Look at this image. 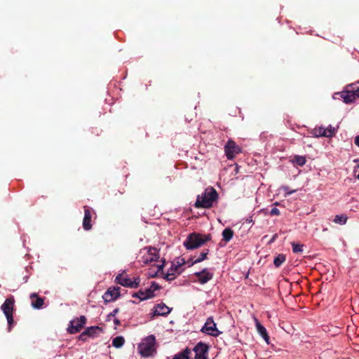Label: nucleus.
Wrapping results in <instances>:
<instances>
[{"mask_svg":"<svg viewBox=\"0 0 359 359\" xmlns=\"http://www.w3.org/2000/svg\"><path fill=\"white\" fill-rule=\"evenodd\" d=\"M133 297L138 298L141 301H143L152 298V294H151V292L149 291L148 289H146L145 290H140L137 292L134 293L133 294Z\"/></svg>","mask_w":359,"mask_h":359,"instance_id":"aec40b11","label":"nucleus"},{"mask_svg":"<svg viewBox=\"0 0 359 359\" xmlns=\"http://www.w3.org/2000/svg\"><path fill=\"white\" fill-rule=\"evenodd\" d=\"M30 299L36 298L35 301L32 302V306L33 308L36 309H40L43 307L44 304V299L41 297H39L38 294L35 292L32 293L29 296Z\"/></svg>","mask_w":359,"mask_h":359,"instance_id":"a211bd4d","label":"nucleus"},{"mask_svg":"<svg viewBox=\"0 0 359 359\" xmlns=\"http://www.w3.org/2000/svg\"><path fill=\"white\" fill-rule=\"evenodd\" d=\"M190 353V351L189 349H185L184 351H182L174 355L172 359H189V354Z\"/></svg>","mask_w":359,"mask_h":359,"instance_id":"bb28decb","label":"nucleus"},{"mask_svg":"<svg viewBox=\"0 0 359 359\" xmlns=\"http://www.w3.org/2000/svg\"><path fill=\"white\" fill-rule=\"evenodd\" d=\"M218 194L213 187H208L197 196L195 202V207L197 208H210L212 206L213 203L217 201Z\"/></svg>","mask_w":359,"mask_h":359,"instance_id":"f257e3e1","label":"nucleus"},{"mask_svg":"<svg viewBox=\"0 0 359 359\" xmlns=\"http://www.w3.org/2000/svg\"><path fill=\"white\" fill-rule=\"evenodd\" d=\"M291 161L299 166H303L306 164V160L303 156L295 155Z\"/></svg>","mask_w":359,"mask_h":359,"instance_id":"393cba45","label":"nucleus"},{"mask_svg":"<svg viewBox=\"0 0 359 359\" xmlns=\"http://www.w3.org/2000/svg\"><path fill=\"white\" fill-rule=\"evenodd\" d=\"M158 258V251L156 248L146 247L140 250L139 262L144 264L155 262Z\"/></svg>","mask_w":359,"mask_h":359,"instance_id":"39448f33","label":"nucleus"},{"mask_svg":"<svg viewBox=\"0 0 359 359\" xmlns=\"http://www.w3.org/2000/svg\"><path fill=\"white\" fill-rule=\"evenodd\" d=\"M278 204V202H276V203H274V205H277Z\"/></svg>","mask_w":359,"mask_h":359,"instance_id":"58836bf2","label":"nucleus"},{"mask_svg":"<svg viewBox=\"0 0 359 359\" xmlns=\"http://www.w3.org/2000/svg\"><path fill=\"white\" fill-rule=\"evenodd\" d=\"M210 235H201L192 233L189 235L183 244L187 250H194L201 247L205 242L210 240Z\"/></svg>","mask_w":359,"mask_h":359,"instance_id":"20e7f679","label":"nucleus"},{"mask_svg":"<svg viewBox=\"0 0 359 359\" xmlns=\"http://www.w3.org/2000/svg\"><path fill=\"white\" fill-rule=\"evenodd\" d=\"M118 311H119L118 308L114 309L111 313H109L107 315V320H109L111 317H115L116 315L118 313Z\"/></svg>","mask_w":359,"mask_h":359,"instance_id":"473e14b6","label":"nucleus"},{"mask_svg":"<svg viewBox=\"0 0 359 359\" xmlns=\"http://www.w3.org/2000/svg\"><path fill=\"white\" fill-rule=\"evenodd\" d=\"M156 338L151 334L142 339L137 346L138 353L144 358L152 356L156 353Z\"/></svg>","mask_w":359,"mask_h":359,"instance_id":"7ed1b4c3","label":"nucleus"},{"mask_svg":"<svg viewBox=\"0 0 359 359\" xmlns=\"http://www.w3.org/2000/svg\"><path fill=\"white\" fill-rule=\"evenodd\" d=\"M201 331L203 333L212 337H218L222 333V332L217 328L216 323L212 317L208 318L204 325L201 329Z\"/></svg>","mask_w":359,"mask_h":359,"instance_id":"0eeeda50","label":"nucleus"},{"mask_svg":"<svg viewBox=\"0 0 359 359\" xmlns=\"http://www.w3.org/2000/svg\"><path fill=\"white\" fill-rule=\"evenodd\" d=\"M225 155L229 160H232L235 156L241 153L242 149L232 140H229L224 145Z\"/></svg>","mask_w":359,"mask_h":359,"instance_id":"6e6552de","label":"nucleus"},{"mask_svg":"<svg viewBox=\"0 0 359 359\" xmlns=\"http://www.w3.org/2000/svg\"><path fill=\"white\" fill-rule=\"evenodd\" d=\"M101 329L97 326L89 327L82 332V334L80 335V337L81 338L86 335L92 337H95L98 334V332Z\"/></svg>","mask_w":359,"mask_h":359,"instance_id":"412c9836","label":"nucleus"},{"mask_svg":"<svg viewBox=\"0 0 359 359\" xmlns=\"http://www.w3.org/2000/svg\"><path fill=\"white\" fill-rule=\"evenodd\" d=\"M125 343V339L122 336H118L113 339L112 340V346L115 348H121Z\"/></svg>","mask_w":359,"mask_h":359,"instance_id":"b1692460","label":"nucleus"},{"mask_svg":"<svg viewBox=\"0 0 359 359\" xmlns=\"http://www.w3.org/2000/svg\"><path fill=\"white\" fill-rule=\"evenodd\" d=\"M163 264L159 265V266H158V270L162 269H163Z\"/></svg>","mask_w":359,"mask_h":359,"instance_id":"4c0bfd02","label":"nucleus"},{"mask_svg":"<svg viewBox=\"0 0 359 359\" xmlns=\"http://www.w3.org/2000/svg\"><path fill=\"white\" fill-rule=\"evenodd\" d=\"M208 252H209L208 250H207V249L206 250H203L200 253L198 257H196V256H194L193 258H191V262L189 264V266H192V265H194L195 264L201 262L203 260H205V259H207V255H208Z\"/></svg>","mask_w":359,"mask_h":359,"instance_id":"6ab92c4d","label":"nucleus"},{"mask_svg":"<svg viewBox=\"0 0 359 359\" xmlns=\"http://www.w3.org/2000/svg\"><path fill=\"white\" fill-rule=\"evenodd\" d=\"M176 271L177 269H175L173 267V266H172L169 270L168 271V272L164 275L163 278L164 279L168 280V281H171V280H173L175 279L176 278Z\"/></svg>","mask_w":359,"mask_h":359,"instance_id":"5701e85b","label":"nucleus"},{"mask_svg":"<svg viewBox=\"0 0 359 359\" xmlns=\"http://www.w3.org/2000/svg\"><path fill=\"white\" fill-rule=\"evenodd\" d=\"M149 291L151 292V294H152V297L154 296V292L160 289V287L158 283L155 282H152L150 287L147 288Z\"/></svg>","mask_w":359,"mask_h":359,"instance_id":"c756f323","label":"nucleus"},{"mask_svg":"<svg viewBox=\"0 0 359 359\" xmlns=\"http://www.w3.org/2000/svg\"><path fill=\"white\" fill-rule=\"evenodd\" d=\"M14 307V299L13 297L7 298L1 309L6 317L8 323L11 325L13 321V311Z\"/></svg>","mask_w":359,"mask_h":359,"instance_id":"1a4fd4ad","label":"nucleus"},{"mask_svg":"<svg viewBox=\"0 0 359 359\" xmlns=\"http://www.w3.org/2000/svg\"><path fill=\"white\" fill-rule=\"evenodd\" d=\"M292 246L293 252L301 253L303 252V248H304L303 245L293 243L292 244Z\"/></svg>","mask_w":359,"mask_h":359,"instance_id":"c85d7f7f","label":"nucleus"},{"mask_svg":"<svg viewBox=\"0 0 359 359\" xmlns=\"http://www.w3.org/2000/svg\"><path fill=\"white\" fill-rule=\"evenodd\" d=\"M333 99H342L346 104L353 102L357 98H359V88H355L353 85H350L341 92L334 93L332 95Z\"/></svg>","mask_w":359,"mask_h":359,"instance_id":"f03ea898","label":"nucleus"},{"mask_svg":"<svg viewBox=\"0 0 359 359\" xmlns=\"http://www.w3.org/2000/svg\"><path fill=\"white\" fill-rule=\"evenodd\" d=\"M336 132V128L332 126L329 125L327 128H325L323 126L316 127L311 131V134L315 137H332L335 135Z\"/></svg>","mask_w":359,"mask_h":359,"instance_id":"423d86ee","label":"nucleus"},{"mask_svg":"<svg viewBox=\"0 0 359 359\" xmlns=\"http://www.w3.org/2000/svg\"><path fill=\"white\" fill-rule=\"evenodd\" d=\"M354 143L355 144L359 147V135H357L354 139Z\"/></svg>","mask_w":359,"mask_h":359,"instance_id":"f704fd0d","label":"nucleus"},{"mask_svg":"<svg viewBox=\"0 0 359 359\" xmlns=\"http://www.w3.org/2000/svg\"><path fill=\"white\" fill-rule=\"evenodd\" d=\"M120 287H109L103 294L102 297L104 302H110L116 300L120 296Z\"/></svg>","mask_w":359,"mask_h":359,"instance_id":"4468645a","label":"nucleus"},{"mask_svg":"<svg viewBox=\"0 0 359 359\" xmlns=\"http://www.w3.org/2000/svg\"><path fill=\"white\" fill-rule=\"evenodd\" d=\"M92 215L93 213L90 209L87 206H84V217L83 219V228L86 231H88L92 228V225L90 223Z\"/></svg>","mask_w":359,"mask_h":359,"instance_id":"dca6fc26","label":"nucleus"},{"mask_svg":"<svg viewBox=\"0 0 359 359\" xmlns=\"http://www.w3.org/2000/svg\"><path fill=\"white\" fill-rule=\"evenodd\" d=\"M172 309L166 306L164 303L157 304L152 309V314L155 316H167L171 311Z\"/></svg>","mask_w":359,"mask_h":359,"instance_id":"2eb2a0df","label":"nucleus"},{"mask_svg":"<svg viewBox=\"0 0 359 359\" xmlns=\"http://www.w3.org/2000/svg\"><path fill=\"white\" fill-rule=\"evenodd\" d=\"M347 221V217L344 215H337L334 219V222L337 224H345Z\"/></svg>","mask_w":359,"mask_h":359,"instance_id":"cd10ccee","label":"nucleus"},{"mask_svg":"<svg viewBox=\"0 0 359 359\" xmlns=\"http://www.w3.org/2000/svg\"><path fill=\"white\" fill-rule=\"evenodd\" d=\"M271 215H279L280 210L277 208H273L270 211Z\"/></svg>","mask_w":359,"mask_h":359,"instance_id":"72a5a7b5","label":"nucleus"},{"mask_svg":"<svg viewBox=\"0 0 359 359\" xmlns=\"http://www.w3.org/2000/svg\"><path fill=\"white\" fill-rule=\"evenodd\" d=\"M86 318L84 316H81L70 321V325L67 328L70 334H76L79 332L83 325L86 324Z\"/></svg>","mask_w":359,"mask_h":359,"instance_id":"9d476101","label":"nucleus"},{"mask_svg":"<svg viewBox=\"0 0 359 359\" xmlns=\"http://www.w3.org/2000/svg\"><path fill=\"white\" fill-rule=\"evenodd\" d=\"M185 264V260L184 258L179 257L176 262V264L175 265H172L173 267L176 269H177L178 267L182 266Z\"/></svg>","mask_w":359,"mask_h":359,"instance_id":"7c9ffc66","label":"nucleus"},{"mask_svg":"<svg viewBox=\"0 0 359 359\" xmlns=\"http://www.w3.org/2000/svg\"><path fill=\"white\" fill-rule=\"evenodd\" d=\"M285 261V255L279 254L273 259V264L276 267L280 266Z\"/></svg>","mask_w":359,"mask_h":359,"instance_id":"a878e982","label":"nucleus"},{"mask_svg":"<svg viewBox=\"0 0 359 359\" xmlns=\"http://www.w3.org/2000/svg\"><path fill=\"white\" fill-rule=\"evenodd\" d=\"M282 189L285 191V195L286 196H289V195H291L292 194L296 192V190H291L290 189V188L287 187V186H283L282 187Z\"/></svg>","mask_w":359,"mask_h":359,"instance_id":"2f4dec72","label":"nucleus"},{"mask_svg":"<svg viewBox=\"0 0 359 359\" xmlns=\"http://www.w3.org/2000/svg\"><path fill=\"white\" fill-rule=\"evenodd\" d=\"M233 231L230 228H226L222 231L223 240L227 243L230 241L233 236Z\"/></svg>","mask_w":359,"mask_h":359,"instance_id":"4be33fe9","label":"nucleus"},{"mask_svg":"<svg viewBox=\"0 0 359 359\" xmlns=\"http://www.w3.org/2000/svg\"><path fill=\"white\" fill-rule=\"evenodd\" d=\"M278 237V235L277 234H274L272 238H271L270 241H269V243H272L273 242H274L276 241V239Z\"/></svg>","mask_w":359,"mask_h":359,"instance_id":"c9c22d12","label":"nucleus"},{"mask_svg":"<svg viewBox=\"0 0 359 359\" xmlns=\"http://www.w3.org/2000/svg\"><path fill=\"white\" fill-rule=\"evenodd\" d=\"M255 326L259 334L264 339V340L269 344V337L268 335L266 329L259 323V321L255 318Z\"/></svg>","mask_w":359,"mask_h":359,"instance_id":"f3484780","label":"nucleus"},{"mask_svg":"<svg viewBox=\"0 0 359 359\" xmlns=\"http://www.w3.org/2000/svg\"><path fill=\"white\" fill-rule=\"evenodd\" d=\"M195 359H208V346L203 342H198L194 348Z\"/></svg>","mask_w":359,"mask_h":359,"instance_id":"ddd939ff","label":"nucleus"},{"mask_svg":"<svg viewBox=\"0 0 359 359\" xmlns=\"http://www.w3.org/2000/svg\"><path fill=\"white\" fill-rule=\"evenodd\" d=\"M194 275L198 278V282L201 285L207 283L213 278V273L207 268L203 269L201 271L194 273Z\"/></svg>","mask_w":359,"mask_h":359,"instance_id":"f8f14e48","label":"nucleus"},{"mask_svg":"<svg viewBox=\"0 0 359 359\" xmlns=\"http://www.w3.org/2000/svg\"><path fill=\"white\" fill-rule=\"evenodd\" d=\"M114 323L116 326H118L121 324V321L118 318H114Z\"/></svg>","mask_w":359,"mask_h":359,"instance_id":"e433bc0d","label":"nucleus"},{"mask_svg":"<svg viewBox=\"0 0 359 359\" xmlns=\"http://www.w3.org/2000/svg\"><path fill=\"white\" fill-rule=\"evenodd\" d=\"M116 280L118 284L130 288H137L140 283V279L138 277L132 280L130 278L125 277L122 274H118L116 277Z\"/></svg>","mask_w":359,"mask_h":359,"instance_id":"9b49d317","label":"nucleus"}]
</instances>
